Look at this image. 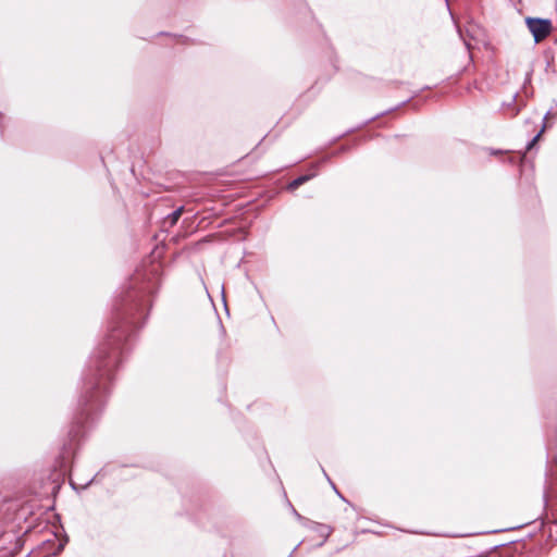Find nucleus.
Masks as SVG:
<instances>
[{
    "instance_id": "f257e3e1",
    "label": "nucleus",
    "mask_w": 557,
    "mask_h": 557,
    "mask_svg": "<svg viewBox=\"0 0 557 557\" xmlns=\"http://www.w3.org/2000/svg\"><path fill=\"white\" fill-rule=\"evenodd\" d=\"M160 276L159 262L143 264L116 300L109 333L90 358L85 373L77 413L69 431V443L63 446V459L74 454V446L86 433V424L103 407L113 373L128 348V341L149 313L151 297L159 288Z\"/></svg>"
},
{
    "instance_id": "f03ea898",
    "label": "nucleus",
    "mask_w": 557,
    "mask_h": 557,
    "mask_svg": "<svg viewBox=\"0 0 557 557\" xmlns=\"http://www.w3.org/2000/svg\"><path fill=\"white\" fill-rule=\"evenodd\" d=\"M525 24L536 44L547 38L553 32V23L548 18L527 17Z\"/></svg>"
},
{
    "instance_id": "7ed1b4c3",
    "label": "nucleus",
    "mask_w": 557,
    "mask_h": 557,
    "mask_svg": "<svg viewBox=\"0 0 557 557\" xmlns=\"http://www.w3.org/2000/svg\"><path fill=\"white\" fill-rule=\"evenodd\" d=\"M549 114H550L549 112H546L543 116H541L540 114H536V116H535V117H536L537 120H539V119H541V120L543 121L542 128H541V129L537 132V134H536V135H535V136H534V137H533L529 143H528V144H527L524 152H523V153H519V154L517 156V158H518L520 161H521V160H523V159H525V154H527V152L531 151V150L535 147L536 143L539 141V139L541 138L542 134L544 133V131H545V129H546V127H547V123H546V121L548 120Z\"/></svg>"
},
{
    "instance_id": "20e7f679",
    "label": "nucleus",
    "mask_w": 557,
    "mask_h": 557,
    "mask_svg": "<svg viewBox=\"0 0 557 557\" xmlns=\"http://www.w3.org/2000/svg\"><path fill=\"white\" fill-rule=\"evenodd\" d=\"M184 212V207L181 206L178 207L177 209H175L172 213H170L163 221V225L164 226H173L177 223V221L180 220V218L182 216Z\"/></svg>"
},
{
    "instance_id": "39448f33",
    "label": "nucleus",
    "mask_w": 557,
    "mask_h": 557,
    "mask_svg": "<svg viewBox=\"0 0 557 557\" xmlns=\"http://www.w3.org/2000/svg\"><path fill=\"white\" fill-rule=\"evenodd\" d=\"M314 175H300L298 177H296L295 180H293L289 185H288V188L290 190H295L297 189L298 187H300L302 184H305L306 182H308L311 177H313Z\"/></svg>"
},
{
    "instance_id": "423d86ee",
    "label": "nucleus",
    "mask_w": 557,
    "mask_h": 557,
    "mask_svg": "<svg viewBox=\"0 0 557 557\" xmlns=\"http://www.w3.org/2000/svg\"><path fill=\"white\" fill-rule=\"evenodd\" d=\"M320 533L326 539L331 534V529L326 525H322Z\"/></svg>"
},
{
    "instance_id": "0eeeda50",
    "label": "nucleus",
    "mask_w": 557,
    "mask_h": 557,
    "mask_svg": "<svg viewBox=\"0 0 557 557\" xmlns=\"http://www.w3.org/2000/svg\"><path fill=\"white\" fill-rule=\"evenodd\" d=\"M294 515L300 520L302 517L296 511V509L293 508Z\"/></svg>"
},
{
    "instance_id": "6e6552de",
    "label": "nucleus",
    "mask_w": 557,
    "mask_h": 557,
    "mask_svg": "<svg viewBox=\"0 0 557 557\" xmlns=\"http://www.w3.org/2000/svg\"><path fill=\"white\" fill-rule=\"evenodd\" d=\"M550 460L552 462H557V455H552Z\"/></svg>"
},
{
    "instance_id": "1a4fd4ad",
    "label": "nucleus",
    "mask_w": 557,
    "mask_h": 557,
    "mask_svg": "<svg viewBox=\"0 0 557 557\" xmlns=\"http://www.w3.org/2000/svg\"><path fill=\"white\" fill-rule=\"evenodd\" d=\"M332 486H333V490L336 491V493L338 494V491L336 490V486L332 483Z\"/></svg>"
}]
</instances>
